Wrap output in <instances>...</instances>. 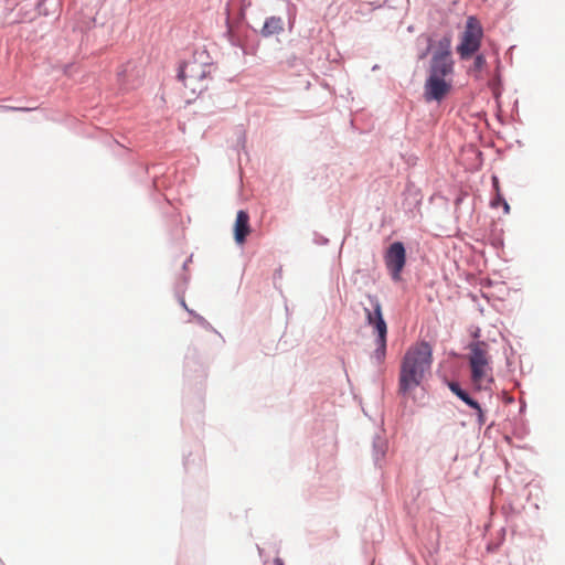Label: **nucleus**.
<instances>
[{"label":"nucleus","mask_w":565,"mask_h":565,"mask_svg":"<svg viewBox=\"0 0 565 565\" xmlns=\"http://www.w3.org/2000/svg\"><path fill=\"white\" fill-rule=\"evenodd\" d=\"M433 362V349L422 341L411 345L401 363L399 388L406 393L418 385L429 372Z\"/></svg>","instance_id":"1"},{"label":"nucleus","mask_w":565,"mask_h":565,"mask_svg":"<svg viewBox=\"0 0 565 565\" xmlns=\"http://www.w3.org/2000/svg\"><path fill=\"white\" fill-rule=\"evenodd\" d=\"M467 361L470 369V381L477 391L491 388L494 382L490 347L484 341L469 344Z\"/></svg>","instance_id":"2"},{"label":"nucleus","mask_w":565,"mask_h":565,"mask_svg":"<svg viewBox=\"0 0 565 565\" xmlns=\"http://www.w3.org/2000/svg\"><path fill=\"white\" fill-rule=\"evenodd\" d=\"M207 60L209 56L205 52H196L180 67L178 76L184 88L190 92L189 100L207 88V81L213 68V64Z\"/></svg>","instance_id":"3"},{"label":"nucleus","mask_w":565,"mask_h":565,"mask_svg":"<svg viewBox=\"0 0 565 565\" xmlns=\"http://www.w3.org/2000/svg\"><path fill=\"white\" fill-rule=\"evenodd\" d=\"M369 307H364V313L369 326L373 327L376 333L375 356L382 361L386 352L387 324L383 318L382 303L376 296L367 295Z\"/></svg>","instance_id":"4"},{"label":"nucleus","mask_w":565,"mask_h":565,"mask_svg":"<svg viewBox=\"0 0 565 565\" xmlns=\"http://www.w3.org/2000/svg\"><path fill=\"white\" fill-rule=\"evenodd\" d=\"M454 73V61L451 57V38L443 36L433 53L429 75L439 77H449Z\"/></svg>","instance_id":"5"},{"label":"nucleus","mask_w":565,"mask_h":565,"mask_svg":"<svg viewBox=\"0 0 565 565\" xmlns=\"http://www.w3.org/2000/svg\"><path fill=\"white\" fill-rule=\"evenodd\" d=\"M482 36L483 31L479 20L476 17H469L460 44L457 46L461 60H469L480 49Z\"/></svg>","instance_id":"6"},{"label":"nucleus","mask_w":565,"mask_h":565,"mask_svg":"<svg viewBox=\"0 0 565 565\" xmlns=\"http://www.w3.org/2000/svg\"><path fill=\"white\" fill-rule=\"evenodd\" d=\"M386 268L388 269L392 279L395 281L401 280V273L406 263L405 247L401 242L393 243L385 256H384Z\"/></svg>","instance_id":"7"},{"label":"nucleus","mask_w":565,"mask_h":565,"mask_svg":"<svg viewBox=\"0 0 565 565\" xmlns=\"http://www.w3.org/2000/svg\"><path fill=\"white\" fill-rule=\"evenodd\" d=\"M451 89V82L446 77L429 75L425 83V99L427 102L444 99Z\"/></svg>","instance_id":"8"},{"label":"nucleus","mask_w":565,"mask_h":565,"mask_svg":"<svg viewBox=\"0 0 565 565\" xmlns=\"http://www.w3.org/2000/svg\"><path fill=\"white\" fill-rule=\"evenodd\" d=\"M234 239L238 245L246 242L247 236L250 234L252 228L249 225V215L246 211H238L234 223Z\"/></svg>","instance_id":"9"},{"label":"nucleus","mask_w":565,"mask_h":565,"mask_svg":"<svg viewBox=\"0 0 565 565\" xmlns=\"http://www.w3.org/2000/svg\"><path fill=\"white\" fill-rule=\"evenodd\" d=\"M284 31V22L279 17H269L266 19L262 29V35L265 38L278 34Z\"/></svg>","instance_id":"10"},{"label":"nucleus","mask_w":565,"mask_h":565,"mask_svg":"<svg viewBox=\"0 0 565 565\" xmlns=\"http://www.w3.org/2000/svg\"><path fill=\"white\" fill-rule=\"evenodd\" d=\"M459 398L462 402H465L468 406H470V407H472L473 409L477 411L478 420H479L480 424H483L484 423V414H483V412L481 409L480 404L477 401H475L473 398H471L466 391H463L462 395L459 396Z\"/></svg>","instance_id":"11"},{"label":"nucleus","mask_w":565,"mask_h":565,"mask_svg":"<svg viewBox=\"0 0 565 565\" xmlns=\"http://www.w3.org/2000/svg\"><path fill=\"white\" fill-rule=\"evenodd\" d=\"M484 65H486L484 56L481 54L477 55L473 61V70L479 72L484 67Z\"/></svg>","instance_id":"12"},{"label":"nucleus","mask_w":565,"mask_h":565,"mask_svg":"<svg viewBox=\"0 0 565 565\" xmlns=\"http://www.w3.org/2000/svg\"><path fill=\"white\" fill-rule=\"evenodd\" d=\"M502 205L503 209H504V212L505 213H509L510 211V206L508 204V202L503 199V196L501 195V199L498 198V194H495V199L492 201V205L493 206H498V205Z\"/></svg>","instance_id":"13"},{"label":"nucleus","mask_w":565,"mask_h":565,"mask_svg":"<svg viewBox=\"0 0 565 565\" xmlns=\"http://www.w3.org/2000/svg\"><path fill=\"white\" fill-rule=\"evenodd\" d=\"M448 387L449 390L456 395V396H461L462 393H463V390L460 387V385L456 382H449L448 383Z\"/></svg>","instance_id":"14"},{"label":"nucleus","mask_w":565,"mask_h":565,"mask_svg":"<svg viewBox=\"0 0 565 565\" xmlns=\"http://www.w3.org/2000/svg\"><path fill=\"white\" fill-rule=\"evenodd\" d=\"M492 184H493V189L495 191V194H498V198L501 199V191H500V185H499L498 177H495V175L492 177Z\"/></svg>","instance_id":"15"},{"label":"nucleus","mask_w":565,"mask_h":565,"mask_svg":"<svg viewBox=\"0 0 565 565\" xmlns=\"http://www.w3.org/2000/svg\"><path fill=\"white\" fill-rule=\"evenodd\" d=\"M3 108L10 109V110H18V111H31V110L35 109L34 107H8V106H3Z\"/></svg>","instance_id":"16"},{"label":"nucleus","mask_w":565,"mask_h":565,"mask_svg":"<svg viewBox=\"0 0 565 565\" xmlns=\"http://www.w3.org/2000/svg\"><path fill=\"white\" fill-rule=\"evenodd\" d=\"M276 565H282V561L280 558L275 559Z\"/></svg>","instance_id":"17"}]
</instances>
